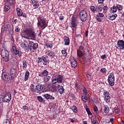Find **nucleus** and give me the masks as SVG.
<instances>
[{"label":"nucleus","instance_id":"f257e3e1","mask_svg":"<svg viewBox=\"0 0 124 124\" xmlns=\"http://www.w3.org/2000/svg\"><path fill=\"white\" fill-rule=\"evenodd\" d=\"M24 32L29 39H31L32 40H35L36 37H35V32L31 28H28L24 31Z\"/></svg>","mask_w":124,"mask_h":124},{"label":"nucleus","instance_id":"f03ea898","mask_svg":"<svg viewBox=\"0 0 124 124\" xmlns=\"http://www.w3.org/2000/svg\"><path fill=\"white\" fill-rule=\"evenodd\" d=\"M38 20V27H41L42 30H44L45 28L47 27V25L48 24V22H46L45 19H44L43 17L42 16H38L37 17Z\"/></svg>","mask_w":124,"mask_h":124},{"label":"nucleus","instance_id":"7ed1b4c3","mask_svg":"<svg viewBox=\"0 0 124 124\" xmlns=\"http://www.w3.org/2000/svg\"><path fill=\"white\" fill-rule=\"evenodd\" d=\"M38 63H42L44 65H48L49 64V57L46 55H44L42 57H39L37 60Z\"/></svg>","mask_w":124,"mask_h":124},{"label":"nucleus","instance_id":"20e7f679","mask_svg":"<svg viewBox=\"0 0 124 124\" xmlns=\"http://www.w3.org/2000/svg\"><path fill=\"white\" fill-rule=\"evenodd\" d=\"M1 57H2L3 62H9V53L8 51L2 49L1 51Z\"/></svg>","mask_w":124,"mask_h":124},{"label":"nucleus","instance_id":"39448f33","mask_svg":"<svg viewBox=\"0 0 124 124\" xmlns=\"http://www.w3.org/2000/svg\"><path fill=\"white\" fill-rule=\"evenodd\" d=\"M88 18V14L85 10H81L79 12V18L81 22H85Z\"/></svg>","mask_w":124,"mask_h":124},{"label":"nucleus","instance_id":"423d86ee","mask_svg":"<svg viewBox=\"0 0 124 124\" xmlns=\"http://www.w3.org/2000/svg\"><path fill=\"white\" fill-rule=\"evenodd\" d=\"M11 53L14 56H17L18 55L19 58L22 57V52L20 51L16 46H13L11 49Z\"/></svg>","mask_w":124,"mask_h":124},{"label":"nucleus","instance_id":"0eeeda50","mask_svg":"<svg viewBox=\"0 0 124 124\" xmlns=\"http://www.w3.org/2000/svg\"><path fill=\"white\" fill-rule=\"evenodd\" d=\"M108 82L110 86H114L115 84V76H114V72H111L108 75Z\"/></svg>","mask_w":124,"mask_h":124},{"label":"nucleus","instance_id":"6e6552de","mask_svg":"<svg viewBox=\"0 0 124 124\" xmlns=\"http://www.w3.org/2000/svg\"><path fill=\"white\" fill-rule=\"evenodd\" d=\"M2 78L5 80V81H10L14 79V78H12V76H11V74L6 73H2Z\"/></svg>","mask_w":124,"mask_h":124},{"label":"nucleus","instance_id":"1a4fd4ad","mask_svg":"<svg viewBox=\"0 0 124 124\" xmlns=\"http://www.w3.org/2000/svg\"><path fill=\"white\" fill-rule=\"evenodd\" d=\"M29 49L31 52H33L34 50H36V48H38V44L34 43L32 41H31L29 43Z\"/></svg>","mask_w":124,"mask_h":124},{"label":"nucleus","instance_id":"9d476101","mask_svg":"<svg viewBox=\"0 0 124 124\" xmlns=\"http://www.w3.org/2000/svg\"><path fill=\"white\" fill-rule=\"evenodd\" d=\"M104 95V99L107 103H110V99H111V97H110V93L108 92H104L103 93Z\"/></svg>","mask_w":124,"mask_h":124},{"label":"nucleus","instance_id":"9b49d317","mask_svg":"<svg viewBox=\"0 0 124 124\" xmlns=\"http://www.w3.org/2000/svg\"><path fill=\"white\" fill-rule=\"evenodd\" d=\"M4 102H9L11 100V93L8 92L3 97Z\"/></svg>","mask_w":124,"mask_h":124},{"label":"nucleus","instance_id":"f8f14e48","mask_svg":"<svg viewBox=\"0 0 124 124\" xmlns=\"http://www.w3.org/2000/svg\"><path fill=\"white\" fill-rule=\"evenodd\" d=\"M17 73V68L16 67H12L10 70V75L12 78H15L16 74Z\"/></svg>","mask_w":124,"mask_h":124},{"label":"nucleus","instance_id":"ddd939ff","mask_svg":"<svg viewBox=\"0 0 124 124\" xmlns=\"http://www.w3.org/2000/svg\"><path fill=\"white\" fill-rule=\"evenodd\" d=\"M117 45L118 46V49L120 50L124 49V41L123 40H119L117 42Z\"/></svg>","mask_w":124,"mask_h":124},{"label":"nucleus","instance_id":"4468645a","mask_svg":"<svg viewBox=\"0 0 124 124\" xmlns=\"http://www.w3.org/2000/svg\"><path fill=\"white\" fill-rule=\"evenodd\" d=\"M44 86L41 84H37L35 88H36V93H40L41 91H42L43 90Z\"/></svg>","mask_w":124,"mask_h":124},{"label":"nucleus","instance_id":"2eb2a0df","mask_svg":"<svg viewBox=\"0 0 124 124\" xmlns=\"http://www.w3.org/2000/svg\"><path fill=\"white\" fill-rule=\"evenodd\" d=\"M55 78H57V81L58 82V83H62V81H63V77L62 76V75H58L55 76Z\"/></svg>","mask_w":124,"mask_h":124},{"label":"nucleus","instance_id":"dca6fc26","mask_svg":"<svg viewBox=\"0 0 124 124\" xmlns=\"http://www.w3.org/2000/svg\"><path fill=\"white\" fill-rule=\"evenodd\" d=\"M31 1L34 8H38L39 7V3L38 0H31Z\"/></svg>","mask_w":124,"mask_h":124},{"label":"nucleus","instance_id":"f3484780","mask_svg":"<svg viewBox=\"0 0 124 124\" xmlns=\"http://www.w3.org/2000/svg\"><path fill=\"white\" fill-rule=\"evenodd\" d=\"M46 99H50V100H54L55 97L50 95L49 94H45L43 95Z\"/></svg>","mask_w":124,"mask_h":124},{"label":"nucleus","instance_id":"a211bd4d","mask_svg":"<svg viewBox=\"0 0 124 124\" xmlns=\"http://www.w3.org/2000/svg\"><path fill=\"white\" fill-rule=\"evenodd\" d=\"M57 89L58 93H60V94H62V93H64V89H63V86L59 85Z\"/></svg>","mask_w":124,"mask_h":124},{"label":"nucleus","instance_id":"6ab92c4d","mask_svg":"<svg viewBox=\"0 0 124 124\" xmlns=\"http://www.w3.org/2000/svg\"><path fill=\"white\" fill-rule=\"evenodd\" d=\"M3 30L5 31H6L7 30L10 31H11V26L10 25V24H5L4 26H3Z\"/></svg>","mask_w":124,"mask_h":124},{"label":"nucleus","instance_id":"aec40b11","mask_svg":"<svg viewBox=\"0 0 124 124\" xmlns=\"http://www.w3.org/2000/svg\"><path fill=\"white\" fill-rule=\"evenodd\" d=\"M46 55L48 57H50V58H55V54H54V52L51 51H48L46 53Z\"/></svg>","mask_w":124,"mask_h":124},{"label":"nucleus","instance_id":"412c9836","mask_svg":"<svg viewBox=\"0 0 124 124\" xmlns=\"http://www.w3.org/2000/svg\"><path fill=\"white\" fill-rule=\"evenodd\" d=\"M64 45H69V43H70V40L69 38L67 36L64 37Z\"/></svg>","mask_w":124,"mask_h":124},{"label":"nucleus","instance_id":"4be33fe9","mask_svg":"<svg viewBox=\"0 0 124 124\" xmlns=\"http://www.w3.org/2000/svg\"><path fill=\"white\" fill-rule=\"evenodd\" d=\"M71 28L73 30H74L77 28V22L71 21L70 24Z\"/></svg>","mask_w":124,"mask_h":124},{"label":"nucleus","instance_id":"5701e85b","mask_svg":"<svg viewBox=\"0 0 124 124\" xmlns=\"http://www.w3.org/2000/svg\"><path fill=\"white\" fill-rule=\"evenodd\" d=\"M71 64L72 67H76L77 66V61L75 59L71 60Z\"/></svg>","mask_w":124,"mask_h":124},{"label":"nucleus","instance_id":"b1692460","mask_svg":"<svg viewBox=\"0 0 124 124\" xmlns=\"http://www.w3.org/2000/svg\"><path fill=\"white\" fill-rule=\"evenodd\" d=\"M16 11L17 12V16L19 17H20V16H22V15H23V11L21 9H20V8H17Z\"/></svg>","mask_w":124,"mask_h":124},{"label":"nucleus","instance_id":"393cba45","mask_svg":"<svg viewBox=\"0 0 124 124\" xmlns=\"http://www.w3.org/2000/svg\"><path fill=\"white\" fill-rule=\"evenodd\" d=\"M104 108V113H106V114H108L110 111V108H109V107L107 106H104L103 107Z\"/></svg>","mask_w":124,"mask_h":124},{"label":"nucleus","instance_id":"a878e982","mask_svg":"<svg viewBox=\"0 0 124 124\" xmlns=\"http://www.w3.org/2000/svg\"><path fill=\"white\" fill-rule=\"evenodd\" d=\"M77 19H78V16H77V15H74L72 17L71 22L77 23Z\"/></svg>","mask_w":124,"mask_h":124},{"label":"nucleus","instance_id":"bb28decb","mask_svg":"<svg viewBox=\"0 0 124 124\" xmlns=\"http://www.w3.org/2000/svg\"><path fill=\"white\" fill-rule=\"evenodd\" d=\"M22 63H23V69H25L26 68H27V67H28V62H27V61L26 60H23L22 61Z\"/></svg>","mask_w":124,"mask_h":124},{"label":"nucleus","instance_id":"cd10ccee","mask_svg":"<svg viewBox=\"0 0 124 124\" xmlns=\"http://www.w3.org/2000/svg\"><path fill=\"white\" fill-rule=\"evenodd\" d=\"M48 73H49V72H48V71L47 70H44L42 73L41 74H40L39 76H44L45 77L47 76V75H48Z\"/></svg>","mask_w":124,"mask_h":124},{"label":"nucleus","instance_id":"c85d7f7f","mask_svg":"<svg viewBox=\"0 0 124 124\" xmlns=\"http://www.w3.org/2000/svg\"><path fill=\"white\" fill-rule=\"evenodd\" d=\"M118 15L117 14L112 15L111 16H109V19L111 21H113V20H115L116 18H117Z\"/></svg>","mask_w":124,"mask_h":124},{"label":"nucleus","instance_id":"c756f323","mask_svg":"<svg viewBox=\"0 0 124 124\" xmlns=\"http://www.w3.org/2000/svg\"><path fill=\"white\" fill-rule=\"evenodd\" d=\"M29 76H30V72L26 71L25 75V81H27V80H29Z\"/></svg>","mask_w":124,"mask_h":124},{"label":"nucleus","instance_id":"7c9ffc66","mask_svg":"<svg viewBox=\"0 0 124 124\" xmlns=\"http://www.w3.org/2000/svg\"><path fill=\"white\" fill-rule=\"evenodd\" d=\"M83 55H84V54L81 50H77V55L78 56V57H79V58H81V57H83Z\"/></svg>","mask_w":124,"mask_h":124},{"label":"nucleus","instance_id":"2f4dec72","mask_svg":"<svg viewBox=\"0 0 124 124\" xmlns=\"http://www.w3.org/2000/svg\"><path fill=\"white\" fill-rule=\"evenodd\" d=\"M110 10L112 13H115V12H117V7L113 6L110 8Z\"/></svg>","mask_w":124,"mask_h":124},{"label":"nucleus","instance_id":"473e14b6","mask_svg":"<svg viewBox=\"0 0 124 124\" xmlns=\"http://www.w3.org/2000/svg\"><path fill=\"white\" fill-rule=\"evenodd\" d=\"M103 9V7L100 6H97L96 7V10L97 12H101Z\"/></svg>","mask_w":124,"mask_h":124},{"label":"nucleus","instance_id":"72a5a7b5","mask_svg":"<svg viewBox=\"0 0 124 124\" xmlns=\"http://www.w3.org/2000/svg\"><path fill=\"white\" fill-rule=\"evenodd\" d=\"M10 9V6L9 5H6L4 7V12H7Z\"/></svg>","mask_w":124,"mask_h":124},{"label":"nucleus","instance_id":"f704fd0d","mask_svg":"<svg viewBox=\"0 0 124 124\" xmlns=\"http://www.w3.org/2000/svg\"><path fill=\"white\" fill-rule=\"evenodd\" d=\"M31 92H34V93H36V88L34 87V85L32 84L30 87Z\"/></svg>","mask_w":124,"mask_h":124},{"label":"nucleus","instance_id":"c9c22d12","mask_svg":"<svg viewBox=\"0 0 124 124\" xmlns=\"http://www.w3.org/2000/svg\"><path fill=\"white\" fill-rule=\"evenodd\" d=\"M116 8L119 11L123 10V6L120 4H116Z\"/></svg>","mask_w":124,"mask_h":124},{"label":"nucleus","instance_id":"e433bc0d","mask_svg":"<svg viewBox=\"0 0 124 124\" xmlns=\"http://www.w3.org/2000/svg\"><path fill=\"white\" fill-rule=\"evenodd\" d=\"M82 89V92H84V95H87L88 94V92H87V88L83 86Z\"/></svg>","mask_w":124,"mask_h":124},{"label":"nucleus","instance_id":"4c0bfd02","mask_svg":"<svg viewBox=\"0 0 124 124\" xmlns=\"http://www.w3.org/2000/svg\"><path fill=\"white\" fill-rule=\"evenodd\" d=\"M72 110L74 112V113H77L78 112V110H77V107L75 106H73L72 108Z\"/></svg>","mask_w":124,"mask_h":124},{"label":"nucleus","instance_id":"58836bf2","mask_svg":"<svg viewBox=\"0 0 124 124\" xmlns=\"http://www.w3.org/2000/svg\"><path fill=\"white\" fill-rule=\"evenodd\" d=\"M7 2L10 5H13V4L14 3V0H7Z\"/></svg>","mask_w":124,"mask_h":124},{"label":"nucleus","instance_id":"ea45409f","mask_svg":"<svg viewBox=\"0 0 124 124\" xmlns=\"http://www.w3.org/2000/svg\"><path fill=\"white\" fill-rule=\"evenodd\" d=\"M114 111L116 114H119L120 113V109H119L118 107L114 108Z\"/></svg>","mask_w":124,"mask_h":124},{"label":"nucleus","instance_id":"a19ab883","mask_svg":"<svg viewBox=\"0 0 124 124\" xmlns=\"http://www.w3.org/2000/svg\"><path fill=\"white\" fill-rule=\"evenodd\" d=\"M100 71H101V72H102V73H103L104 74H106V72H107V70L105 68H102L100 70Z\"/></svg>","mask_w":124,"mask_h":124},{"label":"nucleus","instance_id":"79ce46f5","mask_svg":"<svg viewBox=\"0 0 124 124\" xmlns=\"http://www.w3.org/2000/svg\"><path fill=\"white\" fill-rule=\"evenodd\" d=\"M86 110L89 116H92L93 115L92 114V112H91V110H90V108H86Z\"/></svg>","mask_w":124,"mask_h":124},{"label":"nucleus","instance_id":"37998d69","mask_svg":"<svg viewBox=\"0 0 124 124\" xmlns=\"http://www.w3.org/2000/svg\"><path fill=\"white\" fill-rule=\"evenodd\" d=\"M21 46L22 48H26V49H29V45H27L26 44H21Z\"/></svg>","mask_w":124,"mask_h":124},{"label":"nucleus","instance_id":"c03bdc74","mask_svg":"<svg viewBox=\"0 0 124 124\" xmlns=\"http://www.w3.org/2000/svg\"><path fill=\"white\" fill-rule=\"evenodd\" d=\"M37 99L39 101V102H43V98L41 96H38Z\"/></svg>","mask_w":124,"mask_h":124},{"label":"nucleus","instance_id":"a18cd8bd","mask_svg":"<svg viewBox=\"0 0 124 124\" xmlns=\"http://www.w3.org/2000/svg\"><path fill=\"white\" fill-rule=\"evenodd\" d=\"M81 98L84 102H87L88 98L86 96H82Z\"/></svg>","mask_w":124,"mask_h":124},{"label":"nucleus","instance_id":"49530a36","mask_svg":"<svg viewBox=\"0 0 124 124\" xmlns=\"http://www.w3.org/2000/svg\"><path fill=\"white\" fill-rule=\"evenodd\" d=\"M58 79H57V78H54L52 80V84H56V83H58Z\"/></svg>","mask_w":124,"mask_h":124},{"label":"nucleus","instance_id":"de8ad7c7","mask_svg":"<svg viewBox=\"0 0 124 124\" xmlns=\"http://www.w3.org/2000/svg\"><path fill=\"white\" fill-rule=\"evenodd\" d=\"M90 9H91V11H93L94 13H95V11H96V10H95V8L93 6H91L90 7Z\"/></svg>","mask_w":124,"mask_h":124},{"label":"nucleus","instance_id":"09e8293b","mask_svg":"<svg viewBox=\"0 0 124 124\" xmlns=\"http://www.w3.org/2000/svg\"><path fill=\"white\" fill-rule=\"evenodd\" d=\"M3 102H4L3 96H2V95H0V103H2Z\"/></svg>","mask_w":124,"mask_h":124},{"label":"nucleus","instance_id":"8fccbe9b","mask_svg":"<svg viewBox=\"0 0 124 124\" xmlns=\"http://www.w3.org/2000/svg\"><path fill=\"white\" fill-rule=\"evenodd\" d=\"M96 17L98 18L99 17H104V15H103V14L102 13H99L98 15H96Z\"/></svg>","mask_w":124,"mask_h":124},{"label":"nucleus","instance_id":"3c124183","mask_svg":"<svg viewBox=\"0 0 124 124\" xmlns=\"http://www.w3.org/2000/svg\"><path fill=\"white\" fill-rule=\"evenodd\" d=\"M3 124H10V121L8 119L5 120V122H3Z\"/></svg>","mask_w":124,"mask_h":124},{"label":"nucleus","instance_id":"603ef678","mask_svg":"<svg viewBox=\"0 0 124 124\" xmlns=\"http://www.w3.org/2000/svg\"><path fill=\"white\" fill-rule=\"evenodd\" d=\"M62 53L63 54V56L64 57H66L67 56V53L66 52V51L64 50L62 51Z\"/></svg>","mask_w":124,"mask_h":124},{"label":"nucleus","instance_id":"864d4df0","mask_svg":"<svg viewBox=\"0 0 124 124\" xmlns=\"http://www.w3.org/2000/svg\"><path fill=\"white\" fill-rule=\"evenodd\" d=\"M51 79V76H47L46 77V78H45V80L46 81V82H48V81H49V80H50Z\"/></svg>","mask_w":124,"mask_h":124},{"label":"nucleus","instance_id":"5fc2aeb1","mask_svg":"<svg viewBox=\"0 0 124 124\" xmlns=\"http://www.w3.org/2000/svg\"><path fill=\"white\" fill-rule=\"evenodd\" d=\"M75 88L77 91H78L80 89V88L79 87L78 83H76Z\"/></svg>","mask_w":124,"mask_h":124},{"label":"nucleus","instance_id":"6e6d98bb","mask_svg":"<svg viewBox=\"0 0 124 124\" xmlns=\"http://www.w3.org/2000/svg\"><path fill=\"white\" fill-rule=\"evenodd\" d=\"M23 109L24 111H26V110H29V107H28L27 106H24L23 107Z\"/></svg>","mask_w":124,"mask_h":124},{"label":"nucleus","instance_id":"4d7b16f0","mask_svg":"<svg viewBox=\"0 0 124 124\" xmlns=\"http://www.w3.org/2000/svg\"><path fill=\"white\" fill-rule=\"evenodd\" d=\"M46 46L47 48H52V45L50 44H46Z\"/></svg>","mask_w":124,"mask_h":124},{"label":"nucleus","instance_id":"13d9d810","mask_svg":"<svg viewBox=\"0 0 124 124\" xmlns=\"http://www.w3.org/2000/svg\"><path fill=\"white\" fill-rule=\"evenodd\" d=\"M93 124H98V122L96 120L93 119Z\"/></svg>","mask_w":124,"mask_h":124},{"label":"nucleus","instance_id":"bf43d9fd","mask_svg":"<svg viewBox=\"0 0 124 124\" xmlns=\"http://www.w3.org/2000/svg\"><path fill=\"white\" fill-rule=\"evenodd\" d=\"M15 31H17V32H19V31H20V29L19 27H18V26H17L16 29H15Z\"/></svg>","mask_w":124,"mask_h":124},{"label":"nucleus","instance_id":"052dcab7","mask_svg":"<svg viewBox=\"0 0 124 124\" xmlns=\"http://www.w3.org/2000/svg\"><path fill=\"white\" fill-rule=\"evenodd\" d=\"M80 51L84 50V46H80L79 47V49Z\"/></svg>","mask_w":124,"mask_h":124},{"label":"nucleus","instance_id":"680f3d73","mask_svg":"<svg viewBox=\"0 0 124 124\" xmlns=\"http://www.w3.org/2000/svg\"><path fill=\"white\" fill-rule=\"evenodd\" d=\"M60 20H63V19H64V16H61L59 17Z\"/></svg>","mask_w":124,"mask_h":124},{"label":"nucleus","instance_id":"e2e57ef3","mask_svg":"<svg viewBox=\"0 0 124 124\" xmlns=\"http://www.w3.org/2000/svg\"><path fill=\"white\" fill-rule=\"evenodd\" d=\"M101 59H102L103 60H104V59H105V58H106V55H102L101 56Z\"/></svg>","mask_w":124,"mask_h":124},{"label":"nucleus","instance_id":"0e129e2a","mask_svg":"<svg viewBox=\"0 0 124 124\" xmlns=\"http://www.w3.org/2000/svg\"><path fill=\"white\" fill-rule=\"evenodd\" d=\"M86 76L87 78H91L92 77V75L90 74H87Z\"/></svg>","mask_w":124,"mask_h":124},{"label":"nucleus","instance_id":"69168bd1","mask_svg":"<svg viewBox=\"0 0 124 124\" xmlns=\"http://www.w3.org/2000/svg\"><path fill=\"white\" fill-rule=\"evenodd\" d=\"M103 9H104V10H108V7H107V6H104Z\"/></svg>","mask_w":124,"mask_h":124},{"label":"nucleus","instance_id":"338daca9","mask_svg":"<svg viewBox=\"0 0 124 124\" xmlns=\"http://www.w3.org/2000/svg\"><path fill=\"white\" fill-rule=\"evenodd\" d=\"M105 0H98V3H103V1H104Z\"/></svg>","mask_w":124,"mask_h":124},{"label":"nucleus","instance_id":"774afa93","mask_svg":"<svg viewBox=\"0 0 124 124\" xmlns=\"http://www.w3.org/2000/svg\"><path fill=\"white\" fill-rule=\"evenodd\" d=\"M96 19L97 21H98V22H101V21H102L101 19L99 18L98 17L96 18Z\"/></svg>","mask_w":124,"mask_h":124}]
</instances>
